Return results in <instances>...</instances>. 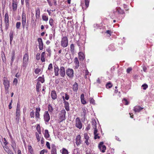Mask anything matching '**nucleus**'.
Instances as JSON below:
<instances>
[{
	"label": "nucleus",
	"instance_id": "nucleus-1",
	"mask_svg": "<svg viewBox=\"0 0 154 154\" xmlns=\"http://www.w3.org/2000/svg\"><path fill=\"white\" fill-rule=\"evenodd\" d=\"M68 45V40L67 36H65L62 38L61 41V46L63 48H66Z\"/></svg>",
	"mask_w": 154,
	"mask_h": 154
},
{
	"label": "nucleus",
	"instance_id": "nucleus-2",
	"mask_svg": "<svg viewBox=\"0 0 154 154\" xmlns=\"http://www.w3.org/2000/svg\"><path fill=\"white\" fill-rule=\"evenodd\" d=\"M66 111L65 109H62L60 112L59 114V119L60 122H61L66 119Z\"/></svg>",
	"mask_w": 154,
	"mask_h": 154
},
{
	"label": "nucleus",
	"instance_id": "nucleus-3",
	"mask_svg": "<svg viewBox=\"0 0 154 154\" xmlns=\"http://www.w3.org/2000/svg\"><path fill=\"white\" fill-rule=\"evenodd\" d=\"M49 23L50 25L51 26L52 29L51 30L52 31V33L53 34V35L54 36L55 34V24L56 23L54 20L52 18H50V19Z\"/></svg>",
	"mask_w": 154,
	"mask_h": 154
},
{
	"label": "nucleus",
	"instance_id": "nucleus-4",
	"mask_svg": "<svg viewBox=\"0 0 154 154\" xmlns=\"http://www.w3.org/2000/svg\"><path fill=\"white\" fill-rule=\"evenodd\" d=\"M4 23L5 30H7L9 27V17L8 12L6 13L5 15Z\"/></svg>",
	"mask_w": 154,
	"mask_h": 154
},
{
	"label": "nucleus",
	"instance_id": "nucleus-5",
	"mask_svg": "<svg viewBox=\"0 0 154 154\" xmlns=\"http://www.w3.org/2000/svg\"><path fill=\"white\" fill-rule=\"evenodd\" d=\"M3 84L5 86V91H8L10 86V83L7 78L5 77L3 80Z\"/></svg>",
	"mask_w": 154,
	"mask_h": 154
},
{
	"label": "nucleus",
	"instance_id": "nucleus-6",
	"mask_svg": "<svg viewBox=\"0 0 154 154\" xmlns=\"http://www.w3.org/2000/svg\"><path fill=\"white\" fill-rule=\"evenodd\" d=\"M124 13V11L121 9L120 8H116L115 11H113V16L116 17H118V14H122Z\"/></svg>",
	"mask_w": 154,
	"mask_h": 154
},
{
	"label": "nucleus",
	"instance_id": "nucleus-7",
	"mask_svg": "<svg viewBox=\"0 0 154 154\" xmlns=\"http://www.w3.org/2000/svg\"><path fill=\"white\" fill-rule=\"evenodd\" d=\"M75 126L80 129L82 127V124L79 118L77 117L75 119Z\"/></svg>",
	"mask_w": 154,
	"mask_h": 154
},
{
	"label": "nucleus",
	"instance_id": "nucleus-8",
	"mask_svg": "<svg viewBox=\"0 0 154 154\" xmlns=\"http://www.w3.org/2000/svg\"><path fill=\"white\" fill-rule=\"evenodd\" d=\"M66 74L69 77L72 78L74 76L73 70L72 69L68 68L66 71Z\"/></svg>",
	"mask_w": 154,
	"mask_h": 154
},
{
	"label": "nucleus",
	"instance_id": "nucleus-9",
	"mask_svg": "<svg viewBox=\"0 0 154 154\" xmlns=\"http://www.w3.org/2000/svg\"><path fill=\"white\" fill-rule=\"evenodd\" d=\"M28 54H27L26 53L24 54L23 57V66H26V65L28 61Z\"/></svg>",
	"mask_w": 154,
	"mask_h": 154
},
{
	"label": "nucleus",
	"instance_id": "nucleus-10",
	"mask_svg": "<svg viewBox=\"0 0 154 154\" xmlns=\"http://www.w3.org/2000/svg\"><path fill=\"white\" fill-rule=\"evenodd\" d=\"M103 142H100L99 145H98V147L99 149L101 150H101V152H105V150L106 149V146L104 145H103Z\"/></svg>",
	"mask_w": 154,
	"mask_h": 154
},
{
	"label": "nucleus",
	"instance_id": "nucleus-11",
	"mask_svg": "<svg viewBox=\"0 0 154 154\" xmlns=\"http://www.w3.org/2000/svg\"><path fill=\"white\" fill-rule=\"evenodd\" d=\"M60 74L62 77H64L65 75V68L63 66H61L60 69Z\"/></svg>",
	"mask_w": 154,
	"mask_h": 154
},
{
	"label": "nucleus",
	"instance_id": "nucleus-12",
	"mask_svg": "<svg viewBox=\"0 0 154 154\" xmlns=\"http://www.w3.org/2000/svg\"><path fill=\"white\" fill-rule=\"evenodd\" d=\"M26 23V14L23 12L22 16V24L23 28H24Z\"/></svg>",
	"mask_w": 154,
	"mask_h": 154
},
{
	"label": "nucleus",
	"instance_id": "nucleus-13",
	"mask_svg": "<svg viewBox=\"0 0 154 154\" xmlns=\"http://www.w3.org/2000/svg\"><path fill=\"white\" fill-rule=\"evenodd\" d=\"M63 103L64 104V107L66 110L68 111L69 110V104L67 101H66L64 100V96H63Z\"/></svg>",
	"mask_w": 154,
	"mask_h": 154
},
{
	"label": "nucleus",
	"instance_id": "nucleus-14",
	"mask_svg": "<svg viewBox=\"0 0 154 154\" xmlns=\"http://www.w3.org/2000/svg\"><path fill=\"white\" fill-rule=\"evenodd\" d=\"M44 120L46 124L48 123V111H46L44 115Z\"/></svg>",
	"mask_w": 154,
	"mask_h": 154
},
{
	"label": "nucleus",
	"instance_id": "nucleus-15",
	"mask_svg": "<svg viewBox=\"0 0 154 154\" xmlns=\"http://www.w3.org/2000/svg\"><path fill=\"white\" fill-rule=\"evenodd\" d=\"M59 70L60 69H59L58 66L57 65H55L54 66V72L55 76H59V74L58 72Z\"/></svg>",
	"mask_w": 154,
	"mask_h": 154
},
{
	"label": "nucleus",
	"instance_id": "nucleus-16",
	"mask_svg": "<svg viewBox=\"0 0 154 154\" xmlns=\"http://www.w3.org/2000/svg\"><path fill=\"white\" fill-rule=\"evenodd\" d=\"M38 41L39 43V48L40 50H42L43 47V44L42 39L41 38H39L38 39Z\"/></svg>",
	"mask_w": 154,
	"mask_h": 154
},
{
	"label": "nucleus",
	"instance_id": "nucleus-17",
	"mask_svg": "<svg viewBox=\"0 0 154 154\" xmlns=\"http://www.w3.org/2000/svg\"><path fill=\"white\" fill-rule=\"evenodd\" d=\"M143 109V108L139 106H136L134 107V110L135 112H139Z\"/></svg>",
	"mask_w": 154,
	"mask_h": 154
},
{
	"label": "nucleus",
	"instance_id": "nucleus-18",
	"mask_svg": "<svg viewBox=\"0 0 154 154\" xmlns=\"http://www.w3.org/2000/svg\"><path fill=\"white\" fill-rule=\"evenodd\" d=\"M80 136L79 135H78L76 138V143L78 146L81 143Z\"/></svg>",
	"mask_w": 154,
	"mask_h": 154
},
{
	"label": "nucleus",
	"instance_id": "nucleus-19",
	"mask_svg": "<svg viewBox=\"0 0 154 154\" xmlns=\"http://www.w3.org/2000/svg\"><path fill=\"white\" fill-rule=\"evenodd\" d=\"M78 83L75 82L72 86L73 90L75 92H76L78 89Z\"/></svg>",
	"mask_w": 154,
	"mask_h": 154
},
{
	"label": "nucleus",
	"instance_id": "nucleus-20",
	"mask_svg": "<svg viewBox=\"0 0 154 154\" xmlns=\"http://www.w3.org/2000/svg\"><path fill=\"white\" fill-rule=\"evenodd\" d=\"M15 58V51L13 50L12 51L11 54V64L12 65V64Z\"/></svg>",
	"mask_w": 154,
	"mask_h": 154
},
{
	"label": "nucleus",
	"instance_id": "nucleus-21",
	"mask_svg": "<svg viewBox=\"0 0 154 154\" xmlns=\"http://www.w3.org/2000/svg\"><path fill=\"white\" fill-rule=\"evenodd\" d=\"M78 55L80 59L82 61L85 58L84 55L83 53L82 52H80L79 53Z\"/></svg>",
	"mask_w": 154,
	"mask_h": 154
},
{
	"label": "nucleus",
	"instance_id": "nucleus-22",
	"mask_svg": "<svg viewBox=\"0 0 154 154\" xmlns=\"http://www.w3.org/2000/svg\"><path fill=\"white\" fill-rule=\"evenodd\" d=\"M51 97L52 98L55 100L56 98L57 97V94L56 92L54 91H52L51 93Z\"/></svg>",
	"mask_w": 154,
	"mask_h": 154
},
{
	"label": "nucleus",
	"instance_id": "nucleus-23",
	"mask_svg": "<svg viewBox=\"0 0 154 154\" xmlns=\"http://www.w3.org/2000/svg\"><path fill=\"white\" fill-rule=\"evenodd\" d=\"M40 111V108H37L36 109V112L35 113V116L36 118H39V112Z\"/></svg>",
	"mask_w": 154,
	"mask_h": 154
},
{
	"label": "nucleus",
	"instance_id": "nucleus-24",
	"mask_svg": "<svg viewBox=\"0 0 154 154\" xmlns=\"http://www.w3.org/2000/svg\"><path fill=\"white\" fill-rule=\"evenodd\" d=\"M35 16L36 18L38 19L40 17V9L39 8H37L35 10Z\"/></svg>",
	"mask_w": 154,
	"mask_h": 154
},
{
	"label": "nucleus",
	"instance_id": "nucleus-25",
	"mask_svg": "<svg viewBox=\"0 0 154 154\" xmlns=\"http://www.w3.org/2000/svg\"><path fill=\"white\" fill-rule=\"evenodd\" d=\"M13 9L14 11L16 10L17 9V5L16 2L13 1L12 3Z\"/></svg>",
	"mask_w": 154,
	"mask_h": 154
},
{
	"label": "nucleus",
	"instance_id": "nucleus-26",
	"mask_svg": "<svg viewBox=\"0 0 154 154\" xmlns=\"http://www.w3.org/2000/svg\"><path fill=\"white\" fill-rule=\"evenodd\" d=\"M60 152L62 154H68V150L65 148H63L62 150H60Z\"/></svg>",
	"mask_w": 154,
	"mask_h": 154
},
{
	"label": "nucleus",
	"instance_id": "nucleus-27",
	"mask_svg": "<svg viewBox=\"0 0 154 154\" xmlns=\"http://www.w3.org/2000/svg\"><path fill=\"white\" fill-rule=\"evenodd\" d=\"M70 51L72 54H74L75 51V46L73 44H71L70 46Z\"/></svg>",
	"mask_w": 154,
	"mask_h": 154
},
{
	"label": "nucleus",
	"instance_id": "nucleus-28",
	"mask_svg": "<svg viewBox=\"0 0 154 154\" xmlns=\"http://www.w3.org/2000/svg\"><path fill=\"white\" fill-rule=\"evenodd\" d=\"M20 110H17L16 109V120H18L19 119V116H20Z\"/></svg>",
	"mask_w": 154,
	"mask_h": 154
},
{
	"label": "nucleus",
	"instance_id": "nucleus-29",
	"mask_svg": "<svg viewBox=\"0 0 154 154\" xmlns=\"http://www.w3.org/2000/svg\"><path fill=\"white\" fill-rule=\"evenodd\" d=\"M74 63L76 65V67L78 68L79 66V62L78 59L77 57H75L74 59Z\"/></svg>",
	"mask_w": 154,
	"mask_h": 154
},
{
	"label": "nucleus",
	"instance_id": "nucleus-30",
	"mask_svg": "<svg viewBox=\"0 0 154 154\" xmlns=\"http://www.w3.org/2000/svg\"><path fill=\"white\" fill-rule=\"evenodd\" d=\"M41 60L42 62H45V52H43L41 54Z\"/></svg>",
	"mask_w": 154,
	"mask_h": 154
},
{
	"label": "nucleus",
	"instance_id": "nucleus-31",
	"mask_svg": "<svg viewBox=\"0 0 154 154\" xmlns=\"http://www.w3.org/2000/svg\"><path fill=\"white\" fill-rule=\"evenodd\" d=\"M92 125L94 129L96 128V122L95 120H93L92 121Z\"/></svg>",
	"mask_w": 154,
	"mask_h": 154
},
{
	"label": "nucleus",
	"instance_id": "nucleus-32",
	"mask_svg": "<svg viewBox=\"0 0 154 154\" xmlns=\"http://www.w3.org/2000/svg\"><path fill=\"white\" fill-rule=\"evenodd\" d=\"M41 86V84L39 82H38L37 83L36 88V90L38 92L39 91V88Z\"/></svg>",
	"mask_w": 154,
	"mask_h": 154
},
{
	"label": "nucleus",
	"instance_id": "nucleus-33",
	"mask_svg": "<svg viewBox=\"0 0 154 154\" xmlns=\"http://www.w3.org/2000/svg\"><path fill=\"white\" fill-rule=\"evenodd\" d=\"M28 150H29L30 153L31 154H33V149H32V147L30 145H29L28 146Z\"/></svg>",
	"mask_w": 154,
	"mask_h": 154
},
{
	"label": "nucleus",
	"instance_id": "nucleus-34",
	"mask_svg": "<svg viewBox=\"0 0 154 154\" xmlns=\"http://www.w3.org/2000/svg\"><path fill=\"white\" fill-rule=\"evenodd\" d=\"M51 151H55L56 152L57 150L56 149V147L55 146L54 144H52L51 145Z\"/></svg>",
	"mask_w": 154,
	"mask_h": 154
},
{
	"label": "nucleus",
	"instance_id": "nucleus-35",
	"mask_svg": "<svg viewBox=\"0 0 154 154\" xmlns=\"http://www.w3.org/2000/svg\"><path fill=\"white\" fill-rule=\"evenodd\" d=\"M38 82H41L42 83H43L44 82V79L42 77H39L38 79Z\"/></svg>",
	"mask_w": 154,
	"mask_h": 154
},
{
	"label": "nucleus",
	"instance_id": "nucleus-36",
	"mask_svg": "<svg viewBox=\"0 0 154 154\" xmlns=\"http://www.w3.org/2000/svg\"><path fill=\"white\" fill-rule=\"evenodd\" d=\"M49 112H50V113H52L53 111V108L52 106L50 105H49Z\"/></svg>",
	"mask_w": 154,
	"mask_h": 154
},
{
	"label": "nucleus",
	"instance_id": "nucleus-37",
	"mask_svg": "<svg viewBox=\"0 0 154 154\" xmlns=\"http://www.w3.org/2000/svg\"><path fill=\"white\" fill-rule=\"evenodd\" d=\"M85 2L86 8H85V9L89 6V1L88 0H85Z\"/></svg>",
	"mask_w": 154,
	"mask_h": 154
},
{
	"label": "nucleus",
	"instance_id": "nucleus-38",
	"mask_svg": "<svg viewBox=\"0 0 154 154\" xmlns=\"http://www.w3.org/2000/svg\"><path fill=\"white\" fill-rule=\"evenodd\" d=\"M13 32H12V33L11 32L10 34V44H11V42H12V40H13Z\"/></svg>",
	"mask_w": 154,
	"mask_h": 154
},
{
	"label": "nucleus",
	"instance_id": "nucleus-39",
	"mask_svg": "<svg viewBox=\"0 0 154 154\" xmlns=\"http://www.w3.org/2000/svg\"><path fill=\"white\" fill-rule=\"evenodd\" d=\"M36 129L38 132L39 134H41V131L40 130V127L39 125L38 124L36 127Z\"/></svg>",
	"mask_w": 154,
	"mask_h": 154
},
{
	"label": "nucleus",
	"instance_id": "nucleus-40",
	"mask_svg": "<svg viewBox=\"0 0 154 154\" xmlns=\"http://www.w3.org/2000/svg\"><path fill=\"white\" fill-rule=\"evenodd\" d=\"M90 102L92 104H95V100H94L92 98H90Z\"/></svg>",
	"mask_w": 154,
	"mask_h": 154
},
{
	"label": "nucleus",
	"instance_id": "nucleus-41",
	"mask_svg": "<svg viewBox=\"0 0 154 154\" xmlns=\"http://www.w3.org/2000/svg\"><path fill=\"white\" fill-rule=\"evenodd\" d=\"M106 86L107 88H110L112 87V85L110 82L108 83L106 85Z\"/></svg>",
	"mask_w": 154,
	"mask_h": 154
},
{
	"label": "nucleus",
	"instance_id": "nucleus-42",
	"mask_svg": "<svg viewBox=\"0 0 154 154\" xmlns=\"http://www.w3.org/2000/svg\"><path fill=\"white\" fill-rule=\"evenodd\" d=\"M21 25L20 22H17L16 24V27L17 29H19Z\"/></svg>",
	"mask_w": 154,
	"mask_h": 154
},
{
	"label": "nucleus",
	"instance_id": "nucleus-43",
	"mask_svg": "<svg viewBox=\"0 0 154 154\" xmlns=\"http://www.w3.org/2000/svg\"><path fill=\"white\" fill-rule=\"evenodd\" d=\"M45 136L46 138H48V131L47 130H45Z\"/></svg>",
	"mask_w": 154,
	"mask_h": 154
},
{
	"label": "nucleus",
	"instance_id": "nucleus-44",
	"mask_svg": "<svg viewBox=\"0 0 154 154\" xmlns=\"http://www.w3.org/2000/svg\"><path fill=\"white\" fill-rule=\"evenodd\" d=\"M64 100H65V99H66V100H68L69 99V95H68V94L66 93L65 94V97H64Z\"/></svg>",
	"mask_w": 154,
	"mask_h": 154
},
{
	"label": "nucleus",
	"instance_id": "nucleus-45",
	"mask_svg": "<svg viewBox=\"0 0 154 154\" xmlns=\"http://www.w3.org/2000/svg\"><path fill=\"white\" fill-rule=\"evenodd\" d=\"M142 87H143V89L144 90H146L148 88V86L147 85L144 84L142 85Z\"/></svg>",
	"mask_w": 154,
	"mask_h": 154
},
{
	"label": "nucleus",
	"instance_id": "nucleus-46",
	"mask_svg": "<svg viewBox=\"0 0 154 154\" xmlns=\"http://www.w3.org/2000/svg\"><path fill=\"white\" fill-rule=\"evenodd\" d=\"M42 18L44 20L47 21L48 20V17L45 15H43L42 16Z\"/></svg>",
	"mask_w": 154,
	"mask_h": 154
},
{
	"label": "nucleus",
	"instance_id": "nucleus-47",
	"mask_svg": "<svg viewBox=\"0 0 154 154\" xmlns=\"http://www.w3.org/2000/svg\"><path fill=\"white\" fill-rule=\"evenodd\" d=\"M41 70L40 69L37 68L35 69V72L36 74H38L39 73V72Z\"/></svg>",
	"mask_w": 154,
	"mask_h": 154
},
{
	"label": "nucleus",
	"instance_id": "nucleus-48",
	"mask_svg": "<svg viewBox=\"0 0 154 154\" xmlns=\"http://www.w3.org/2000/svg\"><path fill=\"white\" fill-rule=\"evenodd\" d=\"M35 135H36V138L37 139V140L38 141H39L40 140V137H39V135L37 132L36 133Z\"/></svg>",
	"mask_w": 154,
	"mask_h": 154
},
{
	"label": "nucleus",
	"instance_id": "nucleus-49",
	"mask_svg": "<svg viewBox=\"0 0 154 154\" xmlns=\"http://www.w3.org/2000/svg\"><path fill=\"white\" fill-rule=\"evenodd\" d=\"M100 137L98 136V134L94 135V139H99Z\"/></svg>",
	"mask_w": 154,
	"mask_h": 154
},
{
	"label": "nucleus",
	"instance_id": "nucleus-50",
	"mask_svg": "<svg viewBox=\"0 0 154 154\" xmlns=\"http://www.w3.org/2000/svg\"><path fill=\"white\" fill-rule=\"evenodd\" d=\"M53 69L52 64L51 63L49 64V70L50 71V70L52 71V69Z\"/></svg>",
	"mask_w": 154,
	"mask_h": 154
},
{
	"label": "nucleus",
	"instance_id": "nucleus-51",
	"mask_svg": "<svg viewBox=\"0 0 154 154\" xmlns=\"http://www.w3.org/2000/svg\"><path fill=\"white\" fill-rule=\"evenodd\" d=\"M84 137L85 140H88L89 137L86 134H84Z\"/></svg>",
	"mask_w": 154,
	"mask_h": 154
},
{
	"label": "nucleus",
	"instance_id": "nucleus-52",
	"mask_svg": "<svg viewBox=\"0 0 154 154\" xmlns=\"http://www.w3.org/2000/svg\"><path fill=\"white\" fill-rule=\"evenodd\" d=\"M3 147L4 149L6 152H7V151H8L10 149L8 147V146H5Z\"/></svg>",
	"mask_w": 154,
	"mask_h": 154
},
{
	"label": "nucleus",
	"instance_id": "nucleus-53",
	"mask_svg": "<svg viewBox=\"0 0 154 154\" xmlns=\"http://www.w3.org/2000/svg\"><path fill=\"white\" fill-rule=\"evenodd\" d=\"M132 70V69L131 67H130L128 68L127 69V72L128 73H129L130 71Z\"/></svg>",
	"mask_w": 154,
	"mask_h": 154
},
{
	"label": "nucleus",
	"instance_id": "nucleus-54",
	"mask_svg": "<svg viewBox=\"0 0 154 154\" xmlns=\"http://www.w3.org/2000/svg\"><path fill=\"white\" fill-rule=\"evenodd\" d=\"M30 116L31 118H34V112L33 111H32L30 113Z\"/></svg>",
	"mask_w": 154,
	"mask_h": 154
},
{
	"label": "nucleus",
	"instance_id": "nucleus-55",
	"mask_svg": "<svg viewBox=\"0 0 154 154\" xmlns=\"http://www.w3.org/2000/svg\"><path fill=\"white\" fill-rule=\"evenodd\" d=\"M40 54L39 53H38L36 56V59L37 60H39L40 58Z\"/></svg>",
	"mask_w": 154,
	"mask_h": 154
},
{
	"label": "nucleus",
	"instance_id": "nucleus-56",
	"mask_svg": "<svg viewBox=\"0 0 154 154\" xmlns=\"http://www.w3.org/2000/svg\"><path fill=\"white\" fill-rule=\"evenodd\" d=\"M13 146H15L16 147V144L14 141L12 140L11 142V146L13 147Z\"/></svg>",
	"mask_w": 154,
	"mask_h": 154
},
{
	"label": "nucleus",
	"instance_id": "nucleus-57",
	"mask_svg": "<svg viewBox=\"0 0 154 154\" xmlns=\"http://www.w3.org/2000/svg\"><path fill=\"white\" fill-rule=\"evenodd\" d=\"M20 103L19 101H18V102L17 103V106L16 109H17V110H20Z\"/></svg>",
	"mask_w": 154,
	"mask_h": 154
},
{
	"label": "nucleus",
	"instance_id": "nucleus-58",
	"mask_svg": "<svg viewBox=\"0 0 154 154\" xmlns=\"http://www.w3.org/2000/svg\"><path fill=\"white\" fill-rule=\"evenodd\" d=\"M123 101L124 102L125 101V105H128V101L125 98H124V99H123Z\"/></svg>",
	"mask_w": 154,
	"mask_h": 154
},
{
	"label": "nucleus",
	"instance_id": "nucleus-59",
	"mask_svg": "<svg viewBox=\"0 0 154 154\" xmlns=\"http://www.w3.org/2000/svg\"><path fill=\"white\" fill-rule=\"evenodd\" d=\"M81 102L83 104H85L87 103L86 101L84 100V99L81 100Z\"/></svg>",
	"mask_w": 154,
	"mask_h": 154
},
{
	"label": "nucleus",
	"instance_id": "nucleus-60",
	"mask_svg": "<svg viewBox=\"0 0 154 154\" xmlns=\"http://www.w3.org/2000/svg\"><path fill=\"white\" fill-rule=\"evenodd\" d=\"M3 140L4 141V143L5 144V145L6 146L8 144V143L7 142V141L5 138H3Z\"/></svg>",
	"mask_w": 154,
	"mask_h": 154
},
{
	"label": "nucleus",
	"instance_id": "nucleus-61",
	"mask_svg": "<svg viewBox=\"0 0 154 154\" xmlns=\"http://www.w3.org/2000/svg\"><path fill=\"white\" fill-rule=\"evenodd\" d=\"M12 100H11V102L10 103H9V108L10 109H11L12 108V106H11V104H12Z\"/></svg>",
	"mask_w": 154,
	"mask_h": 154
},
{
	"label": "nucleus",
	"instance_id": "nucleus-62",
	"mask_svg": "<svg viewBox=\"0 0 154 154\" xmlns=\"http://www.w3.org/2000/svg\"><path fill=\"white\" fill-rule=\"evenodd\" d=\"M90 124H88L87 126V127L86 128V130L87 131H88L90 129Z\"/></svg>",
	"mask_w": 154,
	"mask_h": 154
},
{
	"label": "nucleus",
	"instance_id": "nucleus-63",
	"mask_svg": "<svg viewBox=\"0 0 154 154\" xmlns=\"http://www.w3.org/2000/svg\"><path fill=\"white\" fill-rule=\"evenodd\" d=\"M54 36H54L53 35H52V34H51L49 35V38L50 40H51L52 38V37H53V38H54Z\"/></svg>",
	"mask_w": 154,
	"mask_h": 154
},
{
	"label": "nucleus",
	"instance_id": "nucleus-64",
	"mask_svg": "<svg viewBox=\"0 0 154 154\" xmlns=\"http://www.w3.org/2000/svg\"><path fill=\"white\" fill-rule=\"evenodd\" d=\"M17 79L16 78H15L14 79L13 83H15L16 84H17Z\"/></svg>",
	"mask_w": 154,
	"mask_h": 154
}]
</instances>
